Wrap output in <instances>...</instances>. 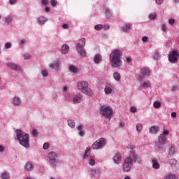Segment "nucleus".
Masks as SVG:
<instances>
[{
  "instance_id": "46",
  "label": "nucleus",
  "mask_w": 179,
  "mask_h": 179,
  "mask_svg": "<svg viewBox=\"0 0 179 179\" xmlns=\"http://www.w3.org/2000/svg\"><path fill=\"white\" fill-rule=\"evenodd\" d=\"M32 136H34V138H37V136H38V135H40V133H38V131L36 129H34L31 132Z\"/></svg>"
},
{
  "instance_id": "23",
  "label": "nucleus",
  "mask_w": 179,
  "mask_h": 179,
  "mask_svg": "<svg viewBox=\"0 0 179 179\" xmlns=\"http://www.w3.org/2000/svg\"><path fill=\"white\" fill-rule=\"evenodd\" d=\"M164 179H178V177H177V175L171 173H166L164 177Z\"/></svg>"
},
{
  "instance_id": "58",
  "label": "nucleus",
  "mask_w": 179,
  "mask_h": 179,
  "mask_svg": "<svg viewBox=\"0 0 179 179\" xmlns=\"http://www.w3.org/2000/svg\"><path fill=\"white\" fill-rule=\"evenodd\" d=\"M162 31H167V30H168V28H167V27H166V24H162Z\"/></svg>"
},
{
  "instance_id": "28",
  "label": "nucleus",
  "mask_w": 179,
  "mask_h": 179,
  "mask_svg": "<svg viewBox=\"0 0 179 179\" xmlns=\"http://www.w3.org/2000/svg\"><path fill=\"white\" fill-rule=\"evenodd\" d=\"M84 162L88 163L90 166H94V164H96V161L94 160V158H93V157H90L87 158V159H84Z\"/></svg>"
},
{
  "instance_id": "33",
  "label": "nucleus",
  "mask_w": 179,
  "mask_h": 179,
  "mask_svg": "<svg viewBox=\"0 0 179 179\" xmlns=\"http://www.w3.org/2000/svg\"><path fill=\"white\" fill-rule=\"evenodd\" d=\"M169 156H171V157H173L176 155V148L174 146H171L169 150Z\"/></svg>"
},
{
  "instance_id": "52",
  "label": "nucleus",
  "mask_w": 179,
  "mask_h": 179,
  "mask_svg": "<svg viewBox=\"0 0 179 179\" xmlns=\"http://www.w3.org/2000/svg\"><path fill=\"white\" fill-rule=\"evenodd\" d=\"M131 113H136L138 111V108L136 106H132L130 108Z\"/></svg>"
},
{
  "instance_id": "37",
  "label": "nucleus",
  "mask_w": 179,
  "mask_h": 179,
  "mask_svg": "<svg viewBox=\"0 0 179 179\" xmlns=\"http://www.w3.org/2000/svg\"><path fill=\"white\" fill-rule=\"evenodd\" d=\"M113 79H115L116 82H120L121 80V76L120 75V73L115 72L113 73Z\"/></svg>"
},
{
  "instance_id": "15",
  "label": "nucleus",
  "mask_w": 179,
  "mask_h": 179,
  "mask_svg": "<svg viewBox=\"0 0 179 179\" xmlns=\"http://www.w3.org/2000/svg\"><path fill=\"white\" fill-rule=\"evenodd\" d=\"M92 149H93L92 147H87L84 154L83 155V160H87V159H89V157H91L92 156H90L91 153H92Z\"/></svg>"
},
{
  "instance_id": "34",
  "label": "nucleus",
  "mask_w": 179,
  "mask_h": 179,
  "mask_svg": "<svg viewBox=\"0 0 179 179\" xmlns=\"http://www.w3.org/2000/svg\"><path fill=\"white\" fill-rule=\"evenodd\" d=\"M105 94H111L113 93V86H106L104 89Z\"/></svg>"
},
{
  "instance_id": "6",
  "label": "nucleus",
  "mask_w": 179,
  "mask_h": 179,
  "mask_svg": "<svg viewBox=\"0 0 179 179\" xmlns=\"http://www.w3.org/2000/svg\"><path fill=\"white\" fill-rule=\"evenodd\" d=\"M127 158L130 159V160H131L132 164H134V163L135 164H138V165L142 164V158H141V156H139V155H138V153H136L134 151H131L129 152Z\"/></svg>"
},
{
  "instance_id": "19",
  "label": "nucleus",
  "mask_w": 179,
  "mask_h": 179,
  "mask_svg": "<svg viewBox=\"0 0 179 179\" xmlns=\"http://www.w3.org/2000/svg\"><path fill=\"white\" fill-rule=\"evenodd\" d=\"M165 145L166 144H164V143H160V141H157L155 143V150L158 151L163 150V149H164Z\"/></svg>"
},
{
  "instance_id": "48",
  "label": "nucleus",
  "mask_w": 179,
  "mask_h": 179,
  "mask_svg": "<svg viewBox=\"0 0 179 179\" xmlns=\"http://www.w3.org/2000/svg\"><path fill=\"white\" fill-rule=\"evenodd\" d=\"M94 29H95V30L99 31V30H102L103 24H99L95 25Z\"/></svg>"
},
{
  "instance_id": "57",
  "label": "nucleus",
  "mask_w": 179,
  "mask_h": 179,
  "mask_svg": "<svg viewBox=\"0 0 179 179\" xmlns=\"http://www.w3.org/2000/svg\"><path fill=\"white\" fill-rule=\"evenodd\" d=\"M126 60H127V62H128V64H131V62H132V57L128 56L126 57Z\"/></svg>"
},
{
  "instance_id": "53",
  "label": "nucleus",
  "mask_w": 179,
  "mask_h": 179,
  "mask_svg": "<svg viewBox=\"0 0 179 179\" xmlns=\"http://www.w3.org/2000/svg\"><path fill=\"white\" fill-rule=\"evenodd\" d=\"M127 148L128 149H129L130 150H134V149H135V145H134L132 144H128Z\"/></svg>"
},
{
  "instance_id": "43",
  "label": "nucleus",
  "mask_w": 179,
  "mask_h": 179,
  "mask_svg": "<svg viewBox=\"0 0 179 179\" xmlns=\"http://www.w3.org/2000/svg\"><path fill=\"white\" fill-rule=\"evenodd\" d=\"M153 107L154 108H160L162 107V102L160 101L154 102Z\"/></svg>"
},
{
  "instance_id": "5",
  "label": "nucleus",
  "mask_w": 179,
  "mask_h": 179,
  "mask_svg": "<svg viewBox=\"0 0 179 179\" xmlns=\"http://www.w3.org/2000/svg\"><path fill=\"white\" fill-rule=\"evenodd\" d=\"M100 114L105 118H111L113 115V108L110 106L103 105L100 108Z\"/></svg>"
},
{
  "instance_id": "49",
  "label": "nucleus",
  "mask_w": 179,
  "mask_h": 179,
  "mask_svg": "<svg viewBox=\"0 0 179 179\" xmlns=\"http://www.w3.org/2000/svg\"><path fill=\"white\" fill-rule=\"evenodd\" d=\"M62 92H64V93H69V87L64 86L62 87Z\"/></svg>"
},
{
  "instance_id": "21",
  "label": "nucleus",
  "mask_w": 179,
  "mask_h": 179,
  "mask_svg": "<svg viewBox=\"0 0 179 179\" xmlns=\"http://www.w3.org/2000/svg\"><path fill=\"white\" fill-rule=\"evenodd\" d=\"M121 159V155L120 153H116L115 155L113 157V160L115 164H120Z\"/></svg>"
},
{
  "instance_id": "62",
  "label": "nucleus",
  "mask_w": 179,
  "mask_h": 179,
  "mask_svg": "<svg viewBox=\"0 0 179 179\" xmlns=\"http://www.w3.org/2000/svg\"><path fill=\"white\" fill-rule=\"evenodd\" d=\"M156 18V15L155 14H150L149 15V19L153 20Z\"/></svg>"
},
{
  "instance_id": "44",
  "label": "nucleus",
  "mask_w": 179,
  "mask_h": 179,
  "mask_svg": "<svg viewBox=\"0 0 179 179\" xmlns=\"http://www.w3.org/2000/svg\"><path fill=\"white\" fill-rule=\"evenodd\" d=\"M41 73L43 78H47V76H48V71L46 69H42Z\"/></svg>"
},
{
  "instance_id": "38",
  "label": "nucleus",
  "mask_w": 179,
  "mask_h": 179,
  "mask_svg": "<svg viewBox=\"0 0 179 179\" xmlns=\"http://www.w3.org/2000/svg\"><path fill=\"white\" fill-rule=\"evenodd\" d=\"M67 123L70 128L71 129L75 128V126H76L75 120L70 119L67 121Z\"/></svg>"
},
{
  "instance_id": "11",
  "label": "nucleus",
  "mask_w": 179,
  "mask_h": 179,
  "mask_svg": "<svg viewBox=\"0 0 179 179\" xmlns=\"http://www.w3.org/2000/svg\"><path fill=\"white\" fill-rule=\"evenodd\" d=\"M11 104L15 107H20L22 106V99L19 96H14L11 99Z\"/></svg>"
},
{
  "instance_id": "29",
  "label": "nucleus",
  "mask_w": 179,
  "mask_h": 179,
  "mask_svg": "<svg viewBox=\"0 0 179 179\" xmlns=\"http://www.w3.org/2000/svg\"><path fill=\"white\" fill-rule=\"evenodd\" d=\"M78 54H80V55H81V57H86L87 53H86V50L83 48H76Z\"/></svg>"
},
{
  "instance_id": "14",
  "label": "nucleus",
  "mask_w": 179,
  "mask_h": 179,
  "mask_svg": "<svg viewBox=\"0 0 179 179\" xmlns=\"http://www.w3.org/2000/svg\"><path fill=\"white\" fill-rule=\"evenodd\" d=\"M169 130H165L164 132L159 135L158 137V142H160L161 143H164L166 145V136L169 135Z\"/></svg>"
},
{
  "instance_id": "26",
  "label": "nucleus",
  "mask_w": 179,
  "mask_h": 179,
  "mask_svg": "<svg viewBox=\"0 0 179 179\" xmlns=\"http://www.w3.org/2000/svg\"><path fill=\"white\" fill-rule=\"evenodd\" d=\"M103 13H105L107 19H110L113 17V11H111L108 8H106L103 10Z\"/></svg>"
},
{
  "instance_id": "7",
  "label": "nucleus",
  "mask_w": 179,
  "mask_h": 179,
  "mask_svg": "<svg viewBox=\"0 0 179 179\" xmlns=\"http://www.w3.org/2000/svg\"><path fill=\"white\" fill-rule=\"evenodd\" d=\"M107 145L106 139L101 138L96 140L92 145V148L94 150H97L99 149H103Z\"/></svg>"
},
{
  "instance_id": "24",
  "label": "nucleus",
  "mask_w": 179,
  "mask_h": 179,
  "mask_svg": "<svg viewBox=\"0 0 179 179\" xmlns=\"http://www.w3.org/2000/svg\"><path fill=\"white\" fill-rule=\"evenodd\" d=\"M0 178L1 179H10V173L8 171H3L0 175Z\"/></svg>"
},
{
  "instance_id": "59",
  "label": "nucleus",
  "mask_w": 179,
  "mask_h": 179,
  "mask_svg": "<svg viewBox=\"0 0 179 179\" xmlns=\"http://www.w3.org/2000/svg\"><path fill=\"white\" fill-rule=\"evenodd\" d=\"M103 29H104V30H108V29H110V25H108V24H105L103 25Z\"/></svg>"
},
{
  "instance_id": "50",
  "label": "nucleus",
  "mask_w": 179,
  "mask_h": 179,
  "mask_svg": "<svg viewBox=\"0 0 179 179\" xmlns=\"http://www.w3.org/2000/svg\"><path fill=\"white\" fill-rule=\"evenodd\" d=\"M48 148H50V144L48 143H45L43 146V149L44 150H48Z\"/></svg>"
},
{
  "instance_id": "4",
  "label": "nucleus",
  "mask_w": 179,
  "mask_h": 179,
  "mask_svg": "<svg viewBox=\"0 0 179 179\" xmlns=\"http://www.w3.org/2000/svg\"><path fill=\"white\" fill-rule=\"evenodd\" d=\"M48 163L55 169L58 166L59 161L58 160V155L54 152H49L48 155Z\"/></svg>"
},
{
  "instance_id": "25",
  "label": "nucleus",
  "mask_w": 179,
  "mask_h": 179,
  "mask_svg": "<svg viewBox=\"0 0 179 179\" xmlns=\"http://www.w3.org/2000/svg\"><path fill=\"white\" fill-rule=\"evenodd\" d=\"M103 61V57L100 54H97L94 57V62L95 64H100Z\"/></svg>"
},
{
  "instance_id": "42",
  "label": "nucleus",
  "mask_w": 179,
  "mask_h": 179,
  "mask_svg": "<svg viewBox=\"0 0 179 179\" xmlns=\"http://www.w3.org/2000/svg\"><path fill=\"white\" fill-rule=\"evenodd\" d=\"M13 20V17L10 16V15H7L5 17L4 22L6 23H12Z\"/></svg>"
},
{
  "instance_id": "3",
  "label": "nucleus",
  "mask_w": 179,
  "mask_h": 179,
  "mask_svg": "<svg viewBox=\"0 0 179 179\" xmlns=\"http://www.w3.org/2000/svg\"><path fill=\"white\" fill-rule=\"evenodd\" d=\"M77 89L87 96H93V91L89 88V83L87 81H80L77 83Z\"/></svg>"
},
{
  "instance_id": "12",
  "label": "nucleus",
  "mask_w": 179,
  "mask_h": 179,
  "mask_svg": "<svg viewBox=\"0 0 179 179\" xmlns=\"http://www.w3.org/2000/svg\"><path fill=\"white\" fill-rule=\"evenodd\" d=\"M61 66V62L59 59H56L54 62L49 64L50 68L51 69H55V71H59V66Z\"/></svg>"
},
{
  "instance_id": "40",
  "label": "nucleus",
  "mask_w": 179,
  "mask_h": 179,
  "mask_svg": "<svg viewBox=\"0 0 179 179\" xmlns=\"http://www.w3.org/2000/svg\"><path fill=\"white\" fill-rule=\"evenodd\" d=\"M99 173H100V171L94 169H92L90 171L91 176H93L94 177H97V176H99Z\"/></svg>"
},
{
  "instance_id": "16",
  "label": "nucleus",
  "mask_w": 179,
  "mask_h": 179,
  "mask_svg": "<svg viewBox=\"0 0 179 179\" xmlns=\"http://www.w3.org/2000/svg\"><path fill=\"white\" fill-rule=\"evenodd\" d=\"M47 22H48V19L44 15H41L37 18V23L40 26H44Z\"/></svg>"
},
{
  "instance_id": "22",
  "label": "nucleus",
  "mask_w": 179,
  "mask_h": 179,
  "mask_svg": "<svg viewBox=\"0 0 179 179\" xmlns=\"http://www.w3.org/2000/svg\"><path fill=\"white\" fill-rule=\"evenodd\" d=\"M24 169L26 171H33V170H34V164L31 162H27L24 166Z\"/></svg>"
},
{
  "instance_id": "39",
  "label": "nucleus",
  "mask_w": 179,
  "mask_h": 179,
  "mask_svg": "<svg viewBox=\"0 0 179 179\" xmlns=\"http://www.w3.org/2000/svg\"><path fill=\"white\" fill-rule=\"evenodd\" d=\"M69 71L73 72V73H78L79 69L76 67V66L71 65L69 66Z\"/></svg>"
},
{
  "instance_id": "17",
  "label": "nucleus",
  "mask_w": 179,
  "mask_h": 179,
  "mask_svg": "<svg viewBox=\"0 0 179 179\" xmlns=\"http://www.w3.org/2000/svg\"><path fill=\"white\" fill-rule=\"evenodd\" d=\"M140 87L141 89H149V87H152V83L149 80L142 81Z\"/></svg>"
},
{
  "instance_id": "41",
  "label": "nucleus",
  "mask_w": 179,
  "mask_h": 179,
  "mask_svg": "<svg viewBox=\"0 0 179 179\" xmlns=\"http://www.w3.org/2000/svg\"><path fill=\"white\" fill-rule=\"evenodd\" d=\"M136 129L137 132H142V129H143V126L141 123H137L136 125Z\"/></svg>"
},
{
  "instance_id": "10",
  "label": "nucleus",
  "mask_w": 179,
  "mask_h": 179,
  "mask_svg": "<svg viewBox=\"0 0 179 179\" xmlns=\"http://www.w3.org/2000/svg\"><path fill=\"white\" fill-rule=\"evenodd\" d=\"M82 100H83V95L81 93H78L72 97L71 103L79 104V103H82Z\"/></svg>"
},
{
  "instance_id": "30",
  "label": "nucleus",
  "mask_w": 179,
  "mask_h": 179,
  "mask_svg": "<svg viewBox=\"0 0 179 179\" xmlns=\"http://www.w3.org/2000/svg\"><path fill=\"white\" fill-rule=\"evenodd\" d=\"M68 51H69V45H68L67 44L62 45V46L61 47V52H62V54H66Z\"/></svg>"
},
{
  "instance_id": "55",
  "label": "nucleus",
  "mask_w": 179,
  "mask_h": 179,
  "mask_svg": "<svg viewBox=\"0 0 179 179\" xmlns=\"http://www.w3.org/2000/svg\"><path fill=\"white\" fill-rule=\"evenodd\" d=\"M178 85H173L172 87V92H178Z\"/></svg>"
},
{
  "instance_id": "36",
  "label": "nucleus",
  "mask_w": 179,
  "mask_h": 179,
  "mask_svg": "<svg viewBox=\"0 0 179 179\" xmlns=\"http://www.w3.org/2000/svg\"><path fill=\"white\" fill-rule=\"evenodd\" d=\"M123 31L125 33H128V31H131V24H126L122 27Z\"/></svg>"
},
{
  "instance_id": "63",
  "label": "nucleus",
  "mask_w": 179,
  "mask_h": 179,
  "mask_svg": "<svg viewBox=\"0 0 179 179\" xmlns=\"http://www.w3.org/2000/svg\"><path fill=\"white\" fill-rule=\"evenodd\" d=\"M169 24H171V26H173L175 23L174 19H170L169 20Z\"/></svg>"
},
{
  "instance_id": "47",
  "label": "nucleus",
  "mask_w": 179,
  "mask_h": 179,
  "mask_svg": "<svg viewBox=\"0 0 179 179\" xmlns=\"http://www.w3.org/2000/svg\"><path fill=\"white\" fill-rule=\"evenodd\" d=\"M4 48L6 50L12 48V43L10 42L6 43L4 45Z\"/></svg>"
},
{
  "instance_id": "32",
  "label": "nucleus",
  "mask_w": 179,
  "mask_h": 179,
  "mask_svg": "<svg viewBox=\"0 0 179 179\" xmlns=\"http://www.w3.org/2000/svg\"><path fill=\"white\" fill-rule=\"evenodd\" d=\"M141 73L143 76H149L150 75V70L146 67L141 69Z\"/></svg>"
},
{
  "instance_id": "31",
  "label": "nucleus",
  "mask_w": 179,
  "mask_h": 179,
  "mask_svg": "<svg viewBox=\"0 0 179 179\" xmlns=\"http://www.w3.org/2000/svg\"><path fill=\"white\" fill-rule=\"evenodd\" d=\"M159 128L157 126L151 127L149 129L150 134H157L159 131Z\"/></svg>"
},
{
  "instance_id": "2",
  "label": "nucleus",
  "mask_w": 179,
  "mask_h": 179,
  "mask_svg": "<svg viewBox=\"0 0 179 179\" xmlns=\"http://www.w3.org/2000/svg\"><path fill=\"white\" fill-rule=\"evenodd\" d=\"M15 139H17L20 145L25 148V149L30 148V136L27 133L20 129H17L15 131Z\"/></svg>"
},
{
  "instance_id": "8",
  "label": "nucleus",
  "mask_w": 179,
  "mask_h": 179,
  "mask_svg": "<svg viewBox=\"0 0 179 179\" xmlns=\"http://www.w3.org/2000/svg\"><path fill=\"white\" fill-rule=\"evenodd\" d=\"M178 51L173 50L169 56V61L171 62V64H176L177 61H178Z\"/></svg>"
},
{
  "instance_id": "64",
  "label": "nucleus",
  "mask_w": 179,
  "mask_h": 179,
  "mask_svg": "<svg viewBox=\"0 0 179 179\" xmlns=\"http://www.w3.org/2000/svg\"><path fill=\"white\" fill-rule=\"evenodd\" d=\"M147 41H149V39L148 38V37L144 36L142 38V42L143 43H146Z\"/></svg>"
},
{
  "instance_id": "27",
  "label": "nucleus",
  "mask_w": 179,
  "mask_h": 179,
  "mask_svg": "<svg viewBox=\"0 0 179 179\" xmlns=\"http://www.w3.org/2000/svg\"><path fill=\"white\" fill-rule=\"evenodd\" d=\"M152 166L155 170H159L160 169V164H159L157 159H152Z\"/></svg>"
},
{
  "instance_id": "9",
  "label": "nucleus",
  "mask_w": 179,
  "mask_h": 179,
  "mask_svg": "<svg viewBox=\"0 0 179 179\" xmlns=\"http://www.w3.org/2000/svg\"><path fill=\"white\" fill-rule=\"evenodd\" d=\"M131 166H133L132 160L128 158V157H126L122 165L124 171H126L127 173H128V171H130Z\"/></svg>"
},
{
  "instance_id": "13",
  "label": "nucleus",
  "mask_w": 179,
  "mask_h": 179,
  "mask_svg": "<svg viewBox=\"0 0 179 179\" xmlns=\"http://www.w3.org/2000/svg\"><path fill=\"white\" fill-rule=\"evenodd\" d=\"M76 129L78 132V136L83 138L86 135V131H85V126L83 124H78L76 127Z\"/></svg>"
},
{
  "instance_id": "1",
  "label": "nucleus",
  "mask_w": 179,
  "mask_h": 179,
  "mask_svg": "<svg viewBox=\"0 0 179 179\" xmlns=\"http://www.w3.org/2000/svg\"><path fill=\"white\" fill-rule=\"evenodd\" d=\"M122 51L120 49L113 50L109 55V62L113 68L120 69L123 65Z\"/></svg>"
},
{
  "instance_id": "45",
  "label": "nucleus",
  "mask_w": 179,
  "mask_h": 179,
  "mask_svg": "<svg viewBox=\"0 0 179 179\" xmlns=\"http://www.w3.org/2000/svg\"><path fill=\"white\" fill-rule=\"evenodd\" d=\"M23 57L25 60H29V59H31V55H30V54L27 52L24 53L23 55Z\"/></svg>"
},
{
  "instance_id": "54",
  "label": "nucleus",
  "mask_w": 179,
  "mask_h": 179,
  "mask_svg": "<svg viewBox=\"0 0 179 179\" xmlns=\"http://www.w3.org/2000/svg\"><path fill=\"white\" fill-rule=\"evenodd\" d=\"M159 57H160V55L159 54V52H154V55H153V57H154L155 59H159Z\"/></svg>"
},
{
  "instance_id": "35",
  "label": "nucleus",
  "mask_w": 179,
  "mask_h": 179,
  "mask_svg": "<svg viewBox=\"0 0 179 179\" xmlns=\"http://www.w3.org/2000/svg\"><path fill=\"white\" fill-rule=\"evenodd\" d=\"M169 164L171 167H176L177 166V159L172 158L169 159Z\"/></svg>"
},
{
  "instance_id": "18",
  "label": "nucleus",
  "mask_w": 179,
  "mask_h": 179,
  "mask_svg": "<svg viewBox=\"0 0 179 179\" xmlns=\"http://www.w3.org/2000/svg\"><path fill=\"white\" fill-rule=\"evenodd\" d=\"M8 68H10V69H14V71H20V67L18 66L16 63L8 62L7 63Z\"/></svg>"
},
{
  "instance_id": "61",
  "label": "nucleus",
  "mask_w": 179,
  "mask_h": 179,
  "mask_svg": "<svg viewBox=\"0 0 179 179\" xmlns=\"http://www.w3.org/2000/svg\"><path fill=\"white\" fill-rule=\"evenodd\" d=\"M17 0H9L10 5H16V1Z\"/></svg>"
},
{
  "instance_id": "51",
  "label": "nucleus",
  "mask_w": 179,
  "mask_h": 179,
  "mask_svg": "<svg viewBox=\"0 0 179 179\" xmlns=\"http://www.w3.org/2000/svg\"><path fill=\"white\" fill-rule=\"evenodd\" d=\"M27 43V41L26 39H21L20 41V45H25Z\"/></svg>"
},
{
  "instance_id": "20",
  "label": "nucleus",
  "mask_w": 179,
  "mask_h": 179,
  "mask_svg": "<svg viewBox=\"0 0 179 179\" xmlns=\"http://www.w3.org/2000/svg\"><path fill=\"white\" fill-rule=\"evenodd\" d=\"M85 45H86V39H85V38H83L78 41L76 48H83Z\"/></svg>"
},
{
  "instance_id": "56",
  "label": "nucleus",
  "mask_w": 179,
  "mask_h": 179,
  "mask_svg": "<svg viewBox=\"0 0 179 179\" xmlns=\"http://www.w3.org/2000/svg\"><path fill=\"white\" fill-rule=\"evenodd\" d=\"M23 179H36V178H34V177H33V176H31V175H27V176H25L24 177Z\"/></svg>"
},
{
  "instance_id": "60",
  "label": "nucleus",
  "mask_w": 179,
  "mask_h": 179,
  "mask_svg": "<svg viewBox=\"0 0 179 179\" xmlns=\"http://www.w3.org/2000/svg\"><path fill=\"white\" fill-rule=\"evenodd\" d=\"M120 128H124L125 127V122L124 121H121L119 124Z\"/></svg>"
}]
</instances>
